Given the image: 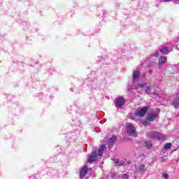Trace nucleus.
<instances>
[{
    "instance_id": "6",
    "label": "nucleus",
    "mask_w": 179,
    "mask_h": 179,
    "mask_svg": "<svg viewBox=\"0 0 179 179\" xmlns=\"http://www.w3.org/2000/svg\"><path fill=\"white\" fill-rule=\"evenodd\" d=\"M96 160H97V154H96V151L93 150L87 162L88 163H93V162H96Z\"/></svg>"
},
{
    "instance_id": "13",
    "label": "nucleus",
    "mask_w": 179,
    "mask_h": 179,
    "mask_svg": "<svg viewBox=\"0 0 179 179\" xmlns=\"http://www.w3.org/2000/svg\"><path fill=\"white\" fill-rule=\"evenodd\" d=\"M114 163L115 166H124L125 164L124 161H120V159H114Z\"/></svg>"
},
{
    "instance_id": "24",
    "label": "nucleus",
    "mask_w": 179,
    "mask_h": 179,
    "mask_svg": "<svg viewBox=\"0 0 179 179\" xmlns=\"http://www.w3.org/2000/svg\"><path fill=\"white\" fill-rule=\"evenodd\" d=\"M127 164H131V162H127Z\"/></svg>"
},
{
    "instance_id": "18",
    "label": "nucleus",
    "mask_w": 179,
    "mask_h": 179,
    "mask_svg": "<svg viewBox=\"0 0 179 179\" xmlns=\"http://www.w3.org/2000/svg\"><path fill=\"white\" fill-rule=\"evenodd\" d=\"M171 148V143H168L164 145V149H170Z\"/></svg>"
},
{
    "instance_id": "1",
    "label": "nucleus",
    "mask_w": 179,
    "mask_h": 179,
    "mask_svg": "<svg viewBox=\"0 0 179 179\" xmlns=\"http://www.w3.org/2000/svg\"><path fill=\"white\" fill-rule=\"evenodd\" d=\"M126 131L130 136H136V131L134 124L131 123H127L126 125Z\"/></svg>"
},
{
    "instance_id": "12",
    "label": "nucleus",
    "mask_w": 179,
    "mask_h": 179,
    "mask_svg": "<svg viewBox=\"0 0 179 179\" xmlns=\"http://www.w3.org/2000/svg\"><path fill=\"white\" fill-rule=\"evenodd\" d=\"M175 108H178L179 107V98H175L172 103Z\"/></svg>"
},
{
    "instance_id": "22",
    "label": "nucleus",
    "mask_w": 179,
    "mask_h": 179,
    "mask_svg": "<svg viewBox=\"0 0 179 179\" xmlns=\"http://www.w3.org/2000/svg\"><path fill=\"white\" fill-rule=\"evenodd\" d=\"M162 176L164 178L169 179V175L167 173H163Z\"/></svg>"
},
{
    "instance_id": "25",
    "label": "nucleus",
    "mask_w": 179,
    "mask_h": 179,
    "mask_svg": "<svg viewBox=\"0 0 179 179\" xmlns=\"http://www.w3.org/2000/svg\"><path fill=\"white\" fill-rule=\"evenodd\" d=\"M176 1H179V0H176Z\"/></svg>"
},
{
    "instance_id": "8",
    "label": "nucleus",
    "mask_w": 179,
    "mask_h": 179,
    "mask_svg": "<svg viewBox=\"0 0 179 179\" xmlns=\"http://www.w3.org/2000/svg\"><path fill=\"white\" fill-rule=\"evenodd\" d=\"M148 170V168H146V166L143 164H141L138 166V168H136V171H138L139 173H145Z\"/></svg>"
},
{
    "instance_id": "20",
    "label": "nucleus",
    "mask_w": 179,
    "mask_h": 179,
    "mask_svg": "<svg viewBox=\"0 0 179 179\" xmlns=\"http://www.w3.org/2000/svg\"><path fill=\"white\" fill-rule=\"evenodd\" d=\"M160 54V51L157 50L155 54H154V57H159V55Z\"/></svg>"
},
{
    "instance_id": "15",
    "label": "nucleus",
    "mask_w": 179,
    "mask_h": 179,
    "mask_svg": "<svg viewBox=\"0 0 179 179\" xmlns=\"http://www.w3.org/2000/svg\"><path fill=\"white\" fill-rule=\"evenodd\" d=\"M167 62V58L164 57H161L159 59V65H163V64H166Z\"/></svg>"
},
{
    "instance_id": "7",
    "label": "nucleus",
    "mask_w": 179,
    "mask_h": 179,
    "mask_svg": "<svg viewBox=\"0 0 179 179\" xmlns=\"http://www.w3.org/2000/svg\"><path fill=\"white\" fill-rule=\"evenodd\" d=\"M139 76H141V73L139 71H133V83L135 85L136 82H138L139 79Z\"/></svg>"
},
{
    "instance_id": "10",
    "label": "nucleus",
    "mask_w": 179,
    "mask_h": 179,
    "mask_svg": "<svg viewBox=\"0 0 179 179\" xmlns=\"http://www.w3.org/2000/svg\"><path fill=\"white\" fill-rule=\"evenodd\" d=\"M156 118H157V113H149L147 116L148 121H154V120H156Z\"/></svg>"
},
{
    "instance_id": "14",
    "label": "nucleus",
    "mask_w": 179,
    "mask_h": 179,
    "mask_svg": "<svg viewBox=\"0 0 179 179\" xmlns=\"http://www.w3.org/2000/svg\"><path fill=\"white\" fill-rule=\"evenodd\" d=\"M160 52L162 54H169L170 52V50H169V47L165 46L160 49Z\"/></svg>"
},
{
    "instance_id": "17",
    "label": "nucleus",
    "mask_w": 179,
    "mask_h": 179,
    "mask_svg": "<svg viewBox=\"0 0 179 179\" xmlns=\"http://www.w3.org/2000/svg\"><path fill=\"white\" fill-rule=\"evenodd\" d=\"M115 141H117V136H113L112 138L109 139V142L110 143H113V142H115Z\"/></svg>"
},
{
    "instance_id": "21",
    "label": "nucleus",
    "mask_w": 179,
    "mask_h": 179,
    "mask_svg": "<svg viewBox=\"0 0 179 179\" xmlns=\"http://www.w3.org/2000/svg\"><path fill=\"white\" fill-rule=\"evenodd\" d=\"M143 125H144V127H148V125H149V122L146 120L143 122Z\"/></svg>"
},
{
    "instance_id": "9",
    "label": "nucleus",
    "mask_w": 179,
    "mask_h": 179,
    "mask_svg": "<svg viewBox=\"0 0 179 179\" xmlns=\"http://www.w3.org/2000/svg\"><path fill=\"white\" fill-rule=\"evenodd\" d=\"M87 174V166H84L80 171V178H83Z\"/></svg>"
},
{
    "instance_id": "3",
    "label": "nucleus",
    "mask_w": 179,
    "mask_h": 179,
    "mask_svg": "<svg viewBox=\"0 0 179 179\" xmlns=\"http://www.w3.org/2000/svg\"><path fill=\"white\" fill-rule=\"evenodd\" d=\"M142 89L147 94L150 93V87L146 85V83H143L141 84H138L137 86L135 87V89Z\"/></svg>"
},
{
    "instance_id": "11",
    "label": "nucleus",
    "mask_w": 179,
    "mask_h": 179,
    "mask_svg": "<svg viewBox=\"0 0 179 179\" xmlns=\"http://www.w3.org/2000/svg\"><path fill=\"white\" fill-rule=\"evenodd\" d=\"M106 149H107V148L106 147V145H102L98 151L99 156H103V153L104 150H106Z\"/></svg>"
},
{
    "instance_id": "4",
    "label": "nucleus",
    "mask_w": 179,
    "mask_h": 179,
    "mask_svg": "<svg viewBox=\"0 0 179 179\" xmlns=\"http://www.w3.org/2000/svg\"><path fill=\"white\" fill-rule=\"evenodd\" d=\"M125 104V99L124 98L119 96L115 100V106L117 108H122V106Z\"/></svg>"
},
{
    "instance_id": "16",
    "label": "nucleus",
    "mask_w": 179,
    "mask_h": 179,
    "mask_svg": "<svg viewBox=\"0 0 179 179\" xmlns=\"http://www.w3.org/2000/svg\"><path fill=\"white\" fill-rule=\"evenodd\" d=\"M145 145L148 149H150L152 148V142L148 141L145 142Z\"/></svg>"
},
{
    "instance_id": "2",
    "label": "nucleus",
    "mask_w": 179,
    "mask_h": 179,
    "mask_svg": "<svg viewBox=\"0 0 179 179\" xmlns=\"http://www.w3.org/2000/svg\"><path fill=\"white\" fill-rule=\"evenodd\" d=\"M150 136L152 139H157L158 141H166V139H167L166 136H163L162 134L155 131L151 132Z\"/></svg>"
},
{
    "instance_id": "19",
    "label": "nucleus",
    "mask_w": 179,
    "mask_h": 179,
    "mask_svg": "<svg viewBox=\"0 0 179 179\" xmlns=\"http://www.w3.org/2000/svg\"><path fill=\"white\" fill-rule=\"evenodd\" d=\"M122 179H128L129 178V176L127 173H124L122 177Z\"/></svg>"
},
{
    "instance_id": "23",
    "label": "nucleus",
    "mask_w": 179,
    "mask_h": 179,
    "mask_svg": "<svg viewBox=\"0 0 179 179\" xmlns=\"http://www.w3.org/2000/svg\"><path fill=\"white\" fill-rule=\"evenodd\" d=\"M171 0H162L163 2H170Z\"/></svg>"
},
{
    "instance_id": "5",
    "label": "nucleus",
    "mask_w": 179,
    "mask_h": 179,
    "mask_svg": "<svg viewBox=\"0 0 179 179\" xmlns=\"http://www.w3.org/2000/svg\"><path fill=\"white\" fill-rule=\"evenodd\" d=\"M148 110H149V107L148 106H145L143 108L136 110L135 112V115H136V117H143L145 115V114H146V113H148Z\"/></svg>"
}]
</instances>
